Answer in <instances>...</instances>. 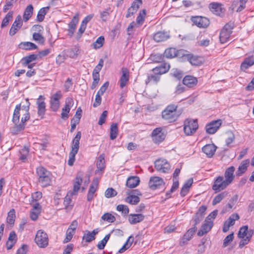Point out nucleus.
Wrapping results in <instances>:
<instances>
[{"label": "nucleus", "mask_w": 254, "mask_h": 254, "mask_svg": "<svg viewBox=\"0 0 254 254\" xmlns=\"http://www.w3.org/2000/svg\"><path fill=\"white\" fill-rule=\"evenodd\" d=\"M29 107L25 109H22V112H24L23 117L21 118V123L19 124V119L20 116L21 105H17L14 109L12 122L14 124V127L11 129V132L13 134H17L20 131L23 130L25 127V122L28 121L30 118V115L28 112Z\"/></svg>", "instance_id": "obj_1"}, {"label": "nucleus", "mask_w": 254, "mask_h": 254, "mask_svg": "<svg viewBox=\"0 0 254 254\" xmlns=\"http://www.w3.org/2000/svg\"><path fill=\"white\" fill-rule=\"evenodd\" d=\"M37 174L38 176V182L42 187L50 185L52 176L49 171L44 167H39L37 168Z\"/></svg>", "instance_id": "obj_2"}, {"label": "nucleus", "mask_w": 254, "mask_h": 254, "mask_svg": "<svg viewBox=\"0 0 254 254\" xmlns=\"http://www.w3.org/2000/svg\"><path fill=\"white\" fill-rule=\"evenodd\" d=\"M81 137V133L78 131L72 141L71 150L69 154V159L68 160V165L72 166L75 161V156L77 153L79 148V141Z\"/></svg>", "instance_id": "obj_3"}, {"label": "nucleus", "mask_w": 254, "mask_h": 254, "mask_svg": "<svg viewBox=\"0 0 254 254\" xmlns=\"http://www.w3.org/2000/svg\"><path fill=\"white\" fill-rule=\"evenodd\" d=\"M177 108V106L175 105L168 106L162 113V118L169 122L176 121L179 116Z\"/></svg>", "instance_id": "obj_4"}, {"label": "nucleus", "mask_w": 254, "mask_h": 254, "mask_svg": "<svg viewBox=\"0 0 254 254\" xmlns=\"http://www.w3.org/2000/svg\"><path fill=\"white\" fill-rule=\"evenodd\" d=\"M198 127L197 120L187 119L184 122V130L187 135L194 133Z\"/></svg>", "instance_id": "obj_5"}, {"label": "nucleus", "mask_w": 254, "mask_h": 254, "mask_svg": "<svg viewBox=\"0 0 254 254\" xmlns=\"http://www.w3.org/2000/svg\"><path fill=\"white\" fill-rule=\"evenodd\" d=\"M35 241L39 247L43 248L47 247L49 242L47 234L43 230H38L35 238Z\"/></svg>", "instance_id": "obj_6"}, {"label": "nucleus", "mask_w": 254, "mask_h": 254, "mask_svg": "<svg viewBox=\"0 0 254 254\" xmlns=\"http://www.w3.org/2000/svg\"><path fill=\"white\" fill-rule=\"evenodd\" d=\"M234 27V24L233 23H227L223 29L221 30L219 39L221 43L223 44L227 42L232 32V29Z\"/></svg>", "instance_id": "obj_7"}, {"label": "nucleus", "mask_w": 254, "mask_h": 254, "mask_svg": "<svg viewBox=\"0 0 254 254\" xmlns=\"http://www.w3.org/2000/svg\"><path fill=\"white\" fill-rule=\"evenodd\" d=\"M230 185L223 176H218L214 180L212 189L215 191H219L225 189Z\"/></svg>", "instance_id": "obj_8"}, {"label": "nucleus", "mask_w": 254, "mask_h": 254, "mask_svg": "<svg viewBox=\"0 0 254 254\" xmlns=\"http://www.w3.org/2000/svg\"><path fill=\"white\" fill-rule=\"evenodd\" d=\"M190 20L193 24L200 28H205L210 24L209 20L205 17L200 16H192Z\"/></svg>", "instance_id": "obj_9"}, {"label": "nucleus", "mask_w": 254, "mask_h": 254, "mask_svg": "<svg viewBox=\"0 0 254 254\" xmlns=\"http://www.w3.org/2000/svg\"><path fill=\"white\" fill-rule=\"evenodd\" d=\"M155 169L159 172L164 173H167L170 169V165L169 162L164 159H157L154 163Z\"/></svg>", "instance_id": "obj_10"}, {"label": "nucleus", "mask_w": 254, "mask_h": 254, "mask_svg": "<svg viewBox=\"0 0 254 254\" xmlns=\"http://www.w3.org/2000/svg\"><path fill=\"white\" fill-rule=\"evenodd\" d=\"M164 185L163 180L159 177L154 176L150 178L148 183L149 187L152 190L159 189Z\"/></svg>", "instance_id": "obj_11"}, {"label": "nucleus", "mask_w": 254, "mask_h": 254, "mask_svg": "<svg viewBox=\"0 0 254 254\" xmlns=\"http://www.w3.org/2000/svg\"><path fill=\"white\" fill-rule=\"evenodd\" d=\"M73 105V99L71 98H67L65 100L64 107L62 109L61 118L63 120H67L68 118V115L71 108Z\"/></svg>", "instance_id": "obj_12"}, {"label": "nucleus", "mask_w": 254, "mask_h": 254, "mask_svg": "<svg viewBox=\"0 0 254 254\" xmlns=\"http://www.w3.org/2000/svg\"><path fill=\"white\" fill-rule=\"evenodd\" d=\"M122 76H121L119 83L121 88L125 87L129 80V70L126 67H123L121 69Z\"/></svg>", "instance_id": "obj_13"}, {"label": "nucleus", "mask_w": 254, "mask_h": 254, "mask_svg": "<svg viewBox=\"0 0 254 254\" xmlns=\"http://www.w3.org/2000/svg\"><path fill=\"white\" fill-rule=\"evenodd\" d=\"M239 218L240 217L237 213L232 214L229 218L225 221L223 227V232L226 233L228 231L230 227L233 226L235 224V221L239 220Z\"/></svg>", "instance_id": "obj_14"}, {"label": "nucleus", "mask_w": 254, "mask_h": 254, "mask_svg": "<svg viewBox=\"0 0 254 254\" xmlns=\"http://www.w3.org/2000/svg\"><path fill=\"white\" fill-rule=\"evenodd\" d=\"M152 137L155 143H159L163 141L165 138V134L162 132V128L158 127L154 129L152 132Z\"/></svg>", "instance_id": "obj_15"}, {"label": "nucleus", "mask_w": 254, "mask_h": 254, "mask_svg": "<svg viewBox=\"0 0 254 254\" xmlns=\"http://www.w3.org/2000/svg\"><path fill=\"white\" fill-rule=\"evenodd\" d=\"M222 122L221 120L214 121L206 126V131L209 134L214 133L221 126Z\"/></svg>", "instance_id": "obj_16"}, {"label": "nucleus", "mask_w": 254, "mask_h": 254, "mask_svg": "<svg viewBox=\"0 0 254 254\" xmlns=\"http://www.w3.org/2000/svg\"><path fill=\"white\" fill-rule=\"evenodd\" d=\"M210 10L215 15L220 16L225 12L223 5L217 2H211L209 5Z\"/></svg>", "instance_id": "obj_17"}, {"label": "nucleus", "mask_w": 254, "mask_h": 254, "mask_svg": "<svg viewBox=\"0 0 254 254\" xmlns=\"http://www.w3.org/2000/svg\"><path fill=\"white\" fill-rule=\"evenodd\" d=\"M22 25V22L21 21V17L20 15H18L15 18V21L10 29L9 32V35L13 36L18 31V30L20 29Z\"/></svg>", "instance_id": "obj_18"}, {"label": "nucleus", "mask_w": 254, "mask_h": 254, "mask_svg": "<svg viewBox=\"0 0 254 254\" xmlns=\"http://www.w3.org/2000/svg\"><path fill=\"white\" fill-rule=\"evenodd\" d=\"M206 209L207 207L204 205H202L199 208L197 212L195 213L194 217L193 218V220L194 222L193 225L194 226L196 225L202 220L205 214Z\"/></svg>", "instance_id": "obj_19"}, {"label": "nucleus", "mask_w": 254, "mask_h": 254, "mask_svg": "<svg viewBox=\"0 0 254 254\" xmlns=\"http://www.w3.org/2000/svg\"><path fill=\"white\" fill-rule=\"evenodd\" d=\"M170 69V65L167 63H163L158 66L152 69V71L155 74L160 75L166 73Z\"/></svg>", "instance_id": "obj_20"}, {"label": "nucleus", "mask_w": 254, "mask_h": 254, "mask_svg": "<svg viewBox=\"0 0 254 254\" xmlns=\"http://www.w3.org/2000/svg\"><path fill=\"white\" fill-rule=\"evenodd\" d=\"M98 184V179L96 178L94 179L92 184L90 186L87 196V199L88 201H90L93 199L94 194L97 189Z\"/></svg>", "instance_id": "obj_21"}, {"label": "nucleus", "mask_w": 254, "mask_h": 254, "mask_svg": "<svg viewBox=\"0 0 254 254\" xmlns=\"http://www.w3.org/2000/svg\"><path fill=\"white\" fill-rule=\"evenodd\" d=\"M235 168L233 166H231L228 168L224 173V179L229 184H231L235 178V175L234 174Z\"/></svg>", "instance_id": "obj_22"}, {"label": "nucleus", "mask_w": 254, "mask_h": 254, "mask_svg": "<svg viewBox=\"0 0 254 254\" xmlns=\"http://www.w3.org/2000/svg\"><path fill=\"white\" fill-rule=\"evenodd\" d=\"M99 232L98 229H95L92 232L86 231L83 236L82 240L89 243L95 239V235Z\"/></svg>", "instance_id": "obj_23"}, {"label": "nucleus", "mask_w": 254, "mask_h": 254, "mask_svg": "<svg viewBox=\"0 0 254 254\" xmlns=\"http://www.w3.org/2000/svg\"><path fill=\"white\" fill-rule=\"evenodd\" d=\"M41 206L39 203L33 205L30 212V218L33 221H36L41 213Z\"/></svg>", "instance_id": "obj_24"}, {"label": "nucleus", "mask_w": 254, "mask_h": 254, "mask_svg": "<svg viewBox=\"0 0 254 254\" xmlns=\"http://www.w3.org/2000/svg\"><path fill=\"white\" fill-rule=\"evenodd\" d=\"M144 215L142 214H130L128 216V220L131 224H135L143 221Z\"/></svg>", "instance_id": "obj_25"}, {"label": "nucleus", "mask_w": 254, "mask_h": 254, "mask_svg": "<svg viewBox=\"0 0 254 254\" xmlns=\"http://www.w3.org/2000/svg\"><path fill=\"white\" fill-rule=\"evenodd\" d=\"M213 225L212 221L205 220L204 223L202 225L200 229L198 231L197 235L202 236L208 232L211 229Z\"/></svg>", "instance_id": "obj_26"}, {"label": "nucleus", "mask_w": 254, "mask_h": 254, "mask_svg": "<svg viewBox=\"0 0 254 254\" xmlns=\"http://www.w3.org/2000/svg\"><path fill=\"white\" fill-rule=\"evenodd\" d=\"M216 147L213 144H208L202 148V151L207 157H211L216 151Z\"/></svg>", "instance_id": "obj_27"}, {"label": "nucleus", "mask_w": 254, "mask_h": 254, "mask_svg": "<svg viewBox=\"0 0 254 254\" xmlns=\"http://www.w3.org/2000/svg\"><path fill=\"white\" fill-rule=\"evenodd\" d=\"M183 84L189 87H192L196 85L197 83V79L196 77L191 75L186 76L183 80Z\"/></svg>", "instance_id": "obj_28"}, {"label": "nucleus", "mask_w": 254, "mask_h": 254, "mask_svg": "<svg viewBox=\"0 0 254 254\" xmlns=\"http://www.w3.org/2000/svg\"><path fill=\"white\" fill-rule=\"evenodd\" d=\"M140 182V179L137 176H131L129 177L126 182V185L129 188H133L137 187Z\"/></svg>", "instance_id": "obj_29"}, {"label": "nucleus", "mask_w": 254, "mask_h": 254, "mask_svg": "<svg viewBox=\"0 0 254 254\" xmlns=\"http://www.w3.org/2000/svg\"><path fill=\"white\" fill-rule=\"evenodd\" d=\"M170 37L169 35L165 32H158L153 36V39L157 42L164 41Z\"/></svg>", "instance_id": "obj_30"}, {"label": "nucleus", "mask_w": 254, "mask_h": 254, "mask_svg": "<svg viewBox=\"0 0 254 254\" xmlns=\"http://www.w3.org/2000/svg\"><path fill=\"white\" fill-rule=\"evenodd\" d=\"M82 174L81 173H78L75 178V182L73 184V192H71L70 195L73 194V193L76 194L80 189V185L82 183Z\"/></svg>", "instance_id": "obj_31"}, {"label": "nucleus", "mask_w": 254, "mask_h": 254, "mask_svg": "<svg viewBox=\"0 0 254 254\" xmlns=\"http://www.w3.org/2000/svg\"><path fill=\"white\" fill-rule=\"evenodd\" d=\"M250 231L252 232V236L254 234V230L252 229H249L248 226L247 225L243 226L240 229L238 234V237L241 239L246 238L248 237V234L249 233Z\"/></svg>", "instance_id": "obj_32"}, {"label": "nucleus", "mask_w": 254, "mask_h": 254, "mask_svg": "<svg viewBox=\"0 0 254 254\" xmlns=\"http://www.w3.org/2000/svg\"><path fill=\"white\" fill-rule=\"evenodd\" d=\"M250 160L249 159L243 160L239 165L237 171V175L242 176L247 170L249 165Z\"/></svg>", "instance_id": "obj_33"}, {"label": "nucleus", "mask_w": 254, "mask_h": 254, "mask_svg": "<svg viewBox=\"0 0 254 254\" xmlns=\"http://www.w3.org/2000/svg\"><path fill=\"white\" fill-rule=\"evenodd\" d=\"M254 64V57L253 56L249 57L245 59L244 62L241 64V69L242 70H245L249 67Z\"/></svg>", "instance_id": "obj_34"}, {"label": "nucleus", "mask_w": 254, "mask_h": 254, "mask_svg": "<svg viewBox=\"0 0 254 254\" xmlns=\"http://www.w3.org/2000/svg\"><path fill=\"white\" fill-rule=\"evenodd\" d=\"M78 22V18L74 16L68 24V33L70 36H72L74 32L76 24Z\"/></svg>", "instance_id": "obj_35"}, {"label": "nucleus", "mask_w": 254, "mask_h": 254, "mask_svg": "<svg viewBox=\"0 0 254 254\" xmlns=\"http://www.w3.org/2000/svg\"><path fill=\"white\" fill-rule=\"evenodd\" d=\"M33 11V7L32 4H29L26 7L23 15V20L25 22L27 21L31 17Z\"/></svg>", "instance_id": "obj_36"}, {"label": "nucleus", "mask_w": 254, "mask_h": 254, "mask_svg": "<svg viewBox=\"0 0 254 254\" xmlns=\"http://www.w3.org/2000/svg\"><path fill=\"white\" fill-rule=\"evenodd\" d=\"M187 58L192 65H199L201 64V61L197 56L189 54L187 55Z\"/></svg>", "instance_id": "obj_37"}, {"label": "nucleus", "mask_w": 254, "mask_h": 254, "mask_svg": "<svg viewBox=\"0 0 254 254\" xmlns=\"http://www.w3.org/2000/svg\"><path fill=\"white\" fill-rule=\"evenodd\" d=\"M159 80L160 76L153 73L152 74H148L147 78L145 80V83L147 84L151 83L157 84Z\"/></svg>", "instance_id": "obj_38"}, {"label": "nucleus", "mask_w": 254, "mask_h": 254, "mask_svg": "<svg viewBox=\"0 0 254 254\" xmlns=\"http://www.w3.org/2000/svg\"><path fill=\"white\" fill-rule=\"evenodd\" d=\"M20 48L25 50H30L37 49V46L30 42H22L19 45Z\"/></svg>", "instance_id": "obj_39"}, {"label": "nucleus", "mask_w": 254, "mask_h": 254, "mask_svg": "<svg viewBox=\"0 0 254 254\" xmlns=\"http://www.w3.org/2000/svg\"><path fill=\"white\" fill-rule=\"evenodd\" d=\"M38 55L32 54L24 57L21 60L23 65L26 66V64L36 60L38 59Z\"/></svg>", "instance_id": "obj_40"}, {"label": "nucleus", "mask_w": 254, "mask_h": 254, "mask_svg": "<svg viewBox=\"0 0 254 254\" xmlns=\"http://www.w3.org/2000/svg\"><path fill=\"white\" fill-rule=\"evenodd\" d=\"M49 10V7L47 6L41 8L38 13L37 20L39 22H42L44 20L45 16Z\"/></svg>", "instance_id": "obj_41"}, {"label": "nucleus", "mask_w": 254, "mask_h": 254, "mask_svg": "<svg viewBox=\"0 0 254 254\" xmlns=\"http://www.w3.org/2000/svg\"><path fill=\"white\" fill-rule=\"evenodd\" d=\"M37 104L38 105V114L43 118L45 113V103L44 101H41L38 99Z\"/></svg>", "instance_id": "obj_42"}, {"label": "nucleus", "mask_w": 254, "mask_h": 254, "mask_svg": "<svg viewBox=\"0 0 254 254\" xmlns=\"http://www.w3.org/2000/svg\"><path fill=\"white\" fill-rule=\"evenodd\" d=\"M118 133V125L116 123H113L111 125L110 127V139L111 140L115 139Z\"/></svg>", "instance_id": "obj_43"}, {"label": "nucleus", "mask_w": 254, "mask_h": 254, "mask_svg": "<svg viewBox=\"0 0 254 254\" xmlns=\"http://www.w3.org/2000/svg\"><path fill=\"white\" fill-rule=\"evenodd\" d=\"M125 201L131 205H136L139 202L140 198L137 195H130L126 198Z\"/></svg>", "instance_id": "obj_44"}, {"label": "nucleus", "mask_w": 254, "mask_h": 254, "mask_svg": "<svg viewBox=\"0 0 254 254\" xmlns=\"http://www.w3.org/2000/svg\"><path fill=\"white\" fill-rule=\"evenodd\" d=\"M13 14V12L12 11H10L7 13L2 21L1 28H4L8 25L9 21L12 19Z\"/></svg>", "instance_id": "obj_45"}, {"label": "nucleus", "mask_w": 254, "mask_h": 254, "mask_svg": "<svg viewBox=\"0 0 254 254\" xmlns=\"http://www.w3.org/2000/svg\"><path fill=\"white\" fill-rule=\"evenodd\" d=\"M177 56V51L176 49L171 48L166 49L164 52V56L167 58L171 59Z\"/></svg>", "instance_id": "obj_46"}, {"label": "nucleus", "mask_w": 254, "mask_h": 254, "mask_svg": "<svg viewBox=\"0 0 254 254\" xmlns=\"http://www.w3.org/2000/svg\"><path fill=\"white\" fill-rule=\"evenodd\" d=\"M78 53L79 49L76 47H74L66 51L67 56L71 58H76L78 55Z\"/></svg>", "instance_id": "obj_47"}, {"label": "nucleus", "mask_w": 254, "mask_h": 254, "mask_svg": "<svg viewBox=\"0 0 254 254\" xmlns=\"http://www.w3.org/2000/svg\"><path fill=\"white\" fill-rule=\"evenodd\" d=\"M227 192L224 191L216 195L213 199L212 201L213 205H215L216 204L219 203L223 198L226 197Z\"/></svg>", "instance_id": "obj_48"}, {"label": "nucleus", "mask_w": 254, "mask_h": 254, "mask_svg": "<svg viewBox=\"0 0 254 254\" xmlns=\"http://www.w3.org/2000/svg\"><path fill=\"white\" fill-rule=\"evenodd\" d=\"M15 210L14 209H11L8 213L6 221L9 224H13L15 221Z\"/></svg>", "instance_id": "obj_49"}, {"label": "nucleus", "mask_w": 254, "mask_h": 254, "mask_svg": "<svg viewBox=\"0 0 254 254\" xmlns=\"http://www.w3.org/2000/svg\"><path fill=\"white\" fill-rule=\"evenodd\" d=\"M111 234H108L105 236V237L104 238L103 240H102L101 241L99 242L98 245H97V248L99 250H103L104 249L107 242L110 239Z\"/></svg>", "instance_id": "obj_50"}, {"label": "nucleus", "mask_w": 254, "mask_h": 254, "mask_svg": "<svg viewBox=\"0 0 254 254\" xmlns=\"http://www.w3.org/2000/svg\"><path fill=\"white\" fill-rule=\"evenodd\" d=\"M97 167L100 170L102 171L105 168V160L104 156L103 155L99 156L97 162Z\"/></svg>", "instance_id": "obj_51"}, {"label": "nucleus", "mask_w": 254, "mask_h": 254, "mask_svg": "<svg viewBox=\"0 0 254 254\" xmlns=\"http://www.w3.org/2000/svg\"><path fill=\"white\" fill-rule=\"evenodd\" d=\"M82 110L80 108H78L74 115L73 118L71 119V122L79 124L80 119L81 117Z\"/></svg>", "instance_id": "obj_52"}, {"label": "nucleus", "mask_w": 254, "mask_h": 254, "mask_svg": "<svg viewBox=\"0 0 254 254\" xmlns=\"http://www.w3.org/2000/svg\"><path fill=\"white\" fill-rule=\"evenodd\" d=\"M102 220L106 221L108 222L112 223L115 221V217L111 213H106L101 217Z\"/></svg>", "instance_id": "obj_53"}, {"label": "nucleus", "mask_w": 254, "mask_h": 254, "mask_svg": "<svg viewBox=\"0 0 254 254\" xmlns=\"http://www.w3.org/2000/svg\"><path fill=\"white\" fill-rule=\"evenodd\" d=\"M104 40L105 39L103 36L98 37L96 41L93 44L94 48L97 49L102 47L104 43Z\"/></svg>", "instance_id": "obj_54"}, {"label": "nucleus", "mask_w": 254, "mask_h": 254, "mask_svg": "<svg viewBox=\"0 0 254 254\" xmlns=\"http://www.w3.org/2000/svg\"><path fill=\"white\" fill-rule=\"evenodd\" d=\"M252 232L250 231L249 233L248 234V237L242 239L239 245V247L240 248H242L244 246H245V245L249 243V242L250 241L251 238L252 237Z\"/></svg>", "instance_id": "obj_55"}, {"label": "nucleus", "mask_w": 254, "mask_h": 254, "mask_svg": "<svg viewBox=\"0 0 254 254\" xmlns=\"http://www.w3.org/2000/svg\"><path fill=\"white\" fill-rule=\"evenodd\" d=\"M33 39L34 41L38 42L40 44H44L45 39L44 37L38 33H34L33 34Z\"/></svg>", "instance_id": "obj_56"}, {"label": "nucleus", "mask_w": 254, "mask_h": 254, "mask_svg": "<svg viewBox=\"0 0 254 254\" xmlns=\"http://www.w3.org/2000/svg\"><path fill=\"white\" fill-rule=\"evenodd\" d=\"M117 194V192L116 190L111 188H108L105 192V196L107 198L113 197Z\"/></svg>", "instance_id": "obj_57"}, {"label": "nucleus", "mask_w": 254, "mask_h": 254, "mask_svg": "<svg viewBox=\"0 0 254 254\" xmlns=\"http://www.w3.org/2000/svg\"><path fill=\"white\" fill-rule=\"evenodd\" d=\"M234 234L233 233L228 235L224 240L223 246L224 247H227L233 240Z\"/></svg>", "instance_id": "obj_58"}, {"label": "nucleus", "mask_w": 254, "mask_h": 254, "mask_svg": "<svg viewBox=\"0 0 254 254\" xmlns=\"http://www.w3.org/2000/svg\"><path fill=\"white\" fill-rule=\"evenodd\" d=\"M74 233V231L71 230L70 229H68L66 232V237L64 240V243H66L69 242L71 239L72 238L73 235Z\"/></svg>", "instance_id": "obj_59"}, {"label": "nucleus", "mask_w": 254, "mask_h": 254, "mask_svg": "<svg viewBox=\"0 0 254 254\" xmlns=\"http://www.w3.org/2000/svg\"><path fill=\"white\" fill-rule=\"evenodd\" d=\"M117 210L119 211H122L124 214H127L129 212V209L127 205L119 204L117 207Z\"/></svg>", "instance_id": "obj_60"}, {"label": "nucleus", "mask_w": 254, "mask_h": 254, "mask_svg": "<svg viewBox=\"0 0 254 254\" xmlns=\"http://www.w3.org/2000/svg\"><path fill=\"white\" fill-rule=\"evenodd\" d=\"M145 15V10L143 9L142 11H140L139 15L136 18V23L139 25L142 24L144 21V17Z\"/></svg>", "instance_id": "obj_61"}, {"label": "nucleus", "mask_w": 254, "mask_h": 254, "mask_svg": "<svg viewBox=\"0 0 254 254\" xmlns=\"http://www.w3.org/2000/svg\"><path fill=\"white\" fill-rule=\"evenodd\" d=\"M104 64V61L103 59H100L98 64L93 69V73L95 74H99V71L101 70Z\"/></svg>", "instance_id": "obj_62"}, {"label": "nucleus", "mask_w": 254, "mask_h": 254, "mask_svg": "<svg viewBox=\"0 0 254 254\" xmlns=\"http://www.w3.org/2000/svg\"><path fill=\"white\" fill-rule=\"evenodd\" d=\"M108 115V112L107 111L105 110L103 112L102 114L101 115L99 121H98V125H102L103 124H104L106 122V120L107 118Z\"/></svg>", "instance_id": "obj_63"}, {"label": "nucleus", "mask_w": 254, "mask_h": 254, "mask_svg": "<svg viewBox=\"0 0 254 254\" xmlns=\"http://www.w3.org/2000/svg\"><path fill=\"white\" fill-rule=\"evenodd\" d=\"M28 149L26 148V147H24V148H23L21 151L20 152V157H19V159L23 161H24L26 158H27V155L28 154Z\"/></svg>", "instance_id": "obj_64"}]
</instances>
